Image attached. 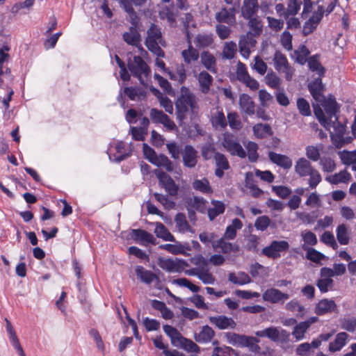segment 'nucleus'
<instances>
[{"instance_id":"1","label":"nucleus","mask_w":356,"mask_h":356,"mask_svg":"<svg viewBox=\"0 0 356 356\" xmlns=\"http://www.w3.org/2000/svg\"><path fill=\"white\" fill-rule=\"evenodd\" d=\"M325 73L326 68L322 64L320 56L318 54L313 56V99L319 103L314 109L318 107L322 108L330 118L338 111L339 106L333 96L329 95L325 97L323 95L325 86L321 79L325 76Z\"/></svg>"},{"instance_id":"2","label":"nucleus","mask_w":356,"mask_h":356,"mask_svg":"<svg viewBox=\"0 0 356 356\" xmlns=\"http://www.w3.org/2000/svg\"><path fill=\"white\" fill-rule=\"evenodd\" d=\"M337 113V111L330 119L326 111L323 110L322 108L318 107L314 108V114L316 118L319 123L330 131L334 145L337 147H341L345 144L350 143L352 138L344 136L345 128L338 122V118L336 115Z\"/></svg>"},{"instance_id":"3","label":"nucleus","mask_w":356,"mask_h":356,"mask_svg":"<svg viewBox=\"0 0 356 356\" xmlns=\"http://www.w3.org/2000/svg\"><path fill=\"white\" fill-rule=\"evenodd\" d=\"M181 93L175 101L177 119L182 122L190 111L195 112L198 109V99L189 88L182 86Z\"/></svg>"},{"instance_id":"4","label":"nucleus","mask_w":356,"mask_h":356,"mask_svg":"<svg viewBox=\"0 0 356 356\" xmlns=\"http://www.w3.org/2000/svg\"><path fill=\"white\" fill-rule=\"evenodd\" d=\"M145 44L148 50L157 57L164 56L165 54L161 46L165 45V41L162 37L160 28L154 24H152L147 31Z\"/></svg>"},{"instance_id":"5","label":"nucleus","mask_w":356,"mask_h":356,"mask_svg":"<svg viewBox=\"0 0 356 356\" xmlns=\"http://www.w3.org/2000/svg\"><path fill=\"white\" fill-rule=\"evenodd\" d=\"M128 67L131 74L137 77L140 84L145 86L147 78L150 74V70L147 63L139 56H134L133 60H129Z\"/></svg>"},{"instance_id":"6","label":"nucleus","mask_w":356,"mask_h":356,"mask_svg":"<svg viewBox=\"0 0 356 356\" xmlns=\"http://www.w3.org/2000/svg\"><path fill=\"white\" fill-rule=\"evenodd\" d=\"M273 61L275 70L279 73L284 74L285 79L287 81H291L294 73V69L289 63L286 56L280 51H276Z\"/></svg>"},{"instance_id":"7","label":"nucleus","mask_w":356,"mask_h":356,"mask_svg":"<svg viewBox=\"0 0 356 356\" xmlns=\"http://www.w3.org/2000/svg\"><path fill=\"white\" fill-rule=\"evenodd\" d=\"M107 154L111 161L120 163L131 156V150L125 147L124 142L118 141L110 144Z\"/></svg>"},{"instance_id":"8","label":"nucleus","mask_w":356,"mask_h":356,"mask_svg":"<svg viewBox=\"0 0 356 356\" xmlns=\"http://www.w3.org/2000/svg\"><path fill=\"white\" fill-rule=\"evenodd\" d=\"M289 244L286 241H273L269 245L264 247L261 254L271 259H277L282 256V253L286 252Z\"/></svg>"},{"instance_id":"9","label":"nucleus","mask_w":356,"mask_h":356,"mask_svg":"<svg viewBox=\"0 0 356 356\" xmlns=\"http://www.w3.org/2000/svg\"><path fill=\"white\" fill-rule=\"evenodd\" d=\"M255 334L259 337H267L274 342H286L289 341L290 337V334L287 331L276 327L258 330Z\"/></svg>"},{"instance_id":"10","label":"nucleus","mask_w":356,"mask_h":356,"mask_svg":"<svg viewBox=\"0 0 356 356\" xmlns=\"http://www.w3.org/2000/svg\"><path fill=\"white\" fill-rule=\"evenodd\" d=\"M158 264L160 268L169 273H181L184 270V267L188 266L187 262L184 260L165 258H159Z\"/></svg>"},{"instance_id":"11","label":"nucleus","mask_w":356,"mask_h":356,"mask_svg":"<svg viewBox=\"0 0 356 356\" xmlns=\"http://www.w3.org/2000/svg\"><path fill=\"white\" fill-rule=\"evenodd\" d=\"M289 298L288 293L273 287L267 289L262 293L263 300L271 304H283Z\"/></svg>"},{"instance_id":"12","label":"nucleus","mask_w":356,"mask_h":356,"mask_svg":"<svg viewBox=\"0 0 356 356\" xmlns=\"http://www.w3.org/2000/svg\"><path fill=\"white\" fill-rule=\"evenodd\" d=\"M154 174L162 187L164 188L169 195L173 196L177 194L178 186L169 175L161 170H155Z\"/></svg>"},{"instance_id":"13","label":"nucleus","mask_w":356,"mask_h":356,"mask_svg":"<svg viewBox=\"0 0 356 356\" xmlns=\"http://www.w3.org/2000/svg\"><path fill=\"white\" fill-rule=\"evenodd\" d=\"M124 95H127L131 100H140L146 96L145 91L140 88L125 87L123 90H121L118 96V101L120 105L124 106Z\"/></svg>"},{"instance_id":"14","label":"nucleus","mask_w":356,"mask_h":356,"mask_svg":"<svg viewBox=\"0 0 356 356\" xmlns=\"http://www.w3.org/2000/svg\"><path fill=\"white\" fill-rule=\"evenodd\" d=\"M254 36L251 32H248L240 38L238 42L239 52L245 59L249 58L251 49L254 48L256 44L257 41Z\"/></svg>"},{"instance_id":"15","label":"nucleus","mask_w":356,"mask_h":356,"mask_svg":"<svg viewBox=\"0 0 356 356\" xmlns=\"http://www.w3.org/2000/svg\"><path fill=\"white\" fill-rule=\"evenodd\" d=\"M135 273L137 278L147 285H150L153 283L159 284L160 282L158 275L152 271L145 269L142 266H136L135 267Z\"/></svg>"},{"instance_id":"16","label":"nucleus","mask_w":356,"mask_h":356,"mask_svg":"<svg viewBox=\"0 0 356 356\" xmlns=\"http://www.w3.org/2000/svg\"><path fill=\"white\" fill-rule=\"evenodd\" d=\"M236 8L234 7L226 8H222L216 14V19L220 23L234 25L236 23Z\"/></svg>"},{"instance_id":"17","label":"nucleus","mask_w":356,"mask_h":356,"mask_svg":"<svg viewBox=\"0 0 356 356\" xmlns=\"http://www.w3.org/2000/svg\"><path fill=\"white\" fill-rule=\"evenodd\" d=\"M227 238L221 237L220 239L212 242L213 249H220L222 253L227 254L230 252H236L239 250V246L236 243H230L227 241Z\"/></svg>"},{"instance_id":"18","label":"nucleus","mask_w":356,"mask_h":356,"mask_svg":"<svg viewBox=\"0 0 356 356\" xmlns=\"http://www.w3.org/2000/svg\"><path fill=\"white\" fill-rule=\"evenodd\" d=\"M209 321L220 330L234 329L236 325L233 318L222 315L211 316Z\"/></svg>"},{"instance_id":"19","label":"nucleus","mask_w":356,"mask_h":356,"mask_svg":"<svg viewBox=\"0 0 356 356\" xmlns=\"http://www.w3.org/2000/svg\"><path fill=\"white\" fill-rule=\"evenodd\" d=\"M216 168L215 175L218 178L224 176V171L229 169L230 165L227 157L222 153L217 152L214 155Z\"/></svg>"},{"instance_id":"20","label":"nucleus","mask_w":356,"mask_h":356,"mask_svg":"<svg viewBox=\"0 0 356 356\" xmlns=\"http://www.w3.org/2000/svg\"><path fill=\"white\" fill-rule=\"evenodd\" d=\"M197 151L194 147L190 145H186L184 147L182 159L184 165L186 167L192 168H194L197 164Z\"/></svg>"},{"instance_id":"21","label":"nucleus","mask_w":356,"mask_h":356,"mask_svg":"<svg viewBox=\"0 0 356 356\" xmlns=\"http://www.w3.org/2000/svg\"><path fill=\"white\" fill-rule=\"evenodd\" d=\"M270 161L284 170H289L292 167V160L286 155L269 152Z\"/></svg>"},{"instance_id":"22","label":"nucleus","mask_w":356,"mask_h":356,"mask_svg":"<svg viewBox=\"0 0 356 356\" xmlns=\"http://www.w3.org/2000/svg\"><path fill=\"white\" fill-rule=\"evenodd\" d=\"M131 237L136 242L142 245H146L147 243L155 244L154 236L143 229H132Z\"/></svg>"},{"instance_id":"23","label":"nucleus","mask_w":356,"mask_h":356,"mask_svg":"<svg viewBox=\"0 0 356 356\" xmlns=\"http://www.w3.org/2000/svg\"><path fill=\"white\" fill-rule=\"evenodd\" d=\"M123 39L127 44L139 47L140 50L145 52L140 45V34L136 27H130L129 31L123 34Z\"/></svg>"},{"instance_id":"24","label":"nucleus","mask_w":356,"mask_h":356,"mask_svg":"<svg viewBox=\"0 0 356 356\" xmlns=\"http://www.w3.org/2000/svg\"><path fill=\"white\" fill-rule=\"evenodd\" d=\"M239 106L243 113L252 116L255 113V105L252 98L247 94H242L239 97Z\"/></svg>"},{"instance_id":"25","label":"nucleus","mask_w":356,"mask_h":356,"mask_svg":"<svg viewBox=\"0 0 356 356\" xmlns=\"http://www.w3.org/2000/svg\"><path fill=\"white\" fill-rule=\"evenodd\" d=\"M259 4L257 0H243L241 7V15L245 18H250L257 14Z\"/></svg>"},{"instance_id":"26","label":"nucleus","mask_w":356,"mask_h":356,"mask_svg":"<svg viewBox=\"0 0 356 356\" xmlns=\"http://www.w3.org/2000/svg\"><path fill=\"white\" fill-rule=\"evenodd\" d=\"M296 172L301 177L312 175L310 162L305 158L299 159L295 165ZM308 184L312 186V176L308 179Z\"/></svg>"},{"instance_id":"27","label":"nucleus","mask_w":356,"mask_h":356,"mask_svg":"<svg viewBox=\"0 0 356 356\" xmlns=\"http://www.w3.org/2000/svg\"><path fill=\"white\" fill-rule=\"evenodd\" d=\"M337 309V304L333 300L323 299L316 306L315 312L318 315L332 313Z\"/></svg>"},{"instance_id":"28","label":"nucleus","mask_w":356,"mask_h":356,"mask_svg":"<svg viewBox=\"0 0 356 356\" xmlns=\"http://www.w3.org/2000/svg\"><path fill=\"white\" fill-rule=\"evenodd\" d=\"M334 7L335 4L332 1H329V2H327L326 8H325V6L323 4L318 5L317 10L313 13V25L319 24L324 13L328 15L334 10ZM314 29V26H313V29Z\"/></svg>"},{"instance_id":"29","label":"nucleus","mask_w":356,"mask_h":356,"mask_svg":"<svg viewBox=\"0 0 356 356\" xmlns=\"http://www.w3.org/2000/svg\"><path fill=\"white\" fill-rule=\"evenodd\" d=\"M225 336L229 344L237 347H245V345L248 344V340H251L248 336L234 332H227Z\"/></svg>"},{"instance_id":"30","label":"nucleus","mask_w":356,"mask_h":356,"mask_svg":"<svg viewBox=\"0 0 356 356\" xmlns=\"http://www.w3.org/2000/svg\"><path fill=\"white\" fill-rule=\"evenodd\" d=\"M214 335L213 330L209 325H204L198 333L194 334V339L200 343H207L211 341Z\"/></svg>"},{"instance_id":"31","label":"nucleus","mask_w":356,"mask_h":356,"mask_svg":"<svg viewBox=\"0 0 356 356\" xmlns=\"http://www.w3.org/2000/svg\"><path fill=\"white\" fill-rule=\"evenodd\" d=\"M296 60L300 65L307 63L308 67L312 70V58L309 57V51L304 45H301L294 51Z\"/></svg>"},{"instance_id":"32","label":"nucleus","mask_w":356,"mask_h":356,"mask_svg":"<svg viewBox=\"0 0 356 356\" xmlns=\"http://www.w3.org/2000/svg\"><path fill=\"white\" fill-rule=\"evenodd\" d=\"M188 47L186 49L181 51V56L186 64L190 65L193 62L198 60L200 54L198 51L193 47L191 42V38H187Z\"/></svg>"},{"instance_id":"33","label":"nucleus","mask_w":356,"mask_h":356,"mask_svg":"<svg viewBox=\"0 0 356 356\" xmlns=\"http://www.w3.org/2000/svg\"><path fill=\"white\" fill-rule=\"evenodd\" d=\"M349 335L344 332L338 333L333 341L329 344V350L331 352H336L340 350L346 346L348 340Z\"/></svg>"},{"instance_id":"34","label":"nucleus","mask_w":356,"mask_h":356,"mask_svg":"<svg viewBox=\"0 0 356 356\" xmlns=\"http://www.w3.org/2000/svg\"><path fill=\"white\" fill-rule=\"evenodd\" d=\"M339 157L342 163L346 165H352V170L356 171V150L340 151L338 152Z\"/></svg>"},{"instance_id":"35","label":"nucleus","mask_w":356,"mask_h":356,"mask_svg":"<svg viewBox=\"0 0 356 356\" xmlns=\"http://www.w3.org/2000/svg\"><path fill=\"white\" fill-rule=\"evenodd\" d=\"M243 227V222L238 218H234L232 220L231 225H229L225 229L223 234V237L227 240H233L236 236L238 230H240Z\"/></svg>"},{"instance_id":"36","label":"nucleus","mask_w":356,"mask_h":356,"mask_svg":"<svg viewBox=\"0 0 356 356\" xmlns=\"http://www.w3.org/2000/svg\"><path fill=\"white\" fill-rule=\"evenodd\" d=\"M201 62L204 67L212 73L216 72V59L209 51H203L201 54Z\"/></svg>"},{"instance_id":"37","label":"nucleus","mask_w":356,"mask_h":356,"mask_svg":"<svg viewBox=\"0 0 356 356\" xmlns=\"http://www.w3.org/2000/svg\"><path fill=\"white\" fill-rule=\"evenodd\" d=\"M197 80L201 92L204 94L208 93L213 82V77L207 72L203 71L199 74Z\"/></svg>"},{"instance_id":"38","label":"nucleus","mask_w":356,"mask_h":356,"mask_svg":"<svg viewBox=\"0 0 356 356\" xmlns=\"http://www.w3.org/2000/svg\"><path fill=\"white\" fill-rule=\"evenodd\" d=\"M228 280L237 285L243 286L252 282L250 277L244 272H238L237 274L230 273L228 275Z\"/></svg>"},{"instance_id":"39","label":"nucleus","mask_w":356,"mask_h":356,"mask_svg":"<svg viewBox=\"0 0 356 356\" xmlns=\"http://www.w3.org/2000/svg\"><path fill=\"white\" fill-rule=\"evenodd\" d=\"M285 309L289 312L294 313L298 318H302L306 313L305 307L296 299H293L287 302L285 305Z\"/></svg>"},{"instance_id":"40","label":"nucleus","mask_w":356,"mask_h":356,"mask_svg":"<svg viewBox=\"0 0 356 356\" xmlns=\"http://www.w3.org/2000/svg\"><path fill=\"white\" fill-rule=\"evenodd\" d=\"M211 203L213 207L208 209L207 213L209 220H213L218 216L225 212V205L222 202L215 200H211Z\"/></svg>"},{"instance_id":"41","label":"nucleus","mask_w":356,"mask_h":356,"mask_svg":"<svg viewBox=\"0 0 356 356\" xmlns=\"http://www.w3.org/2000/svg\"><path fill=\"white\" fill-rule=\"evenodd\" d=\"M150 162L158 167H163L168 172L173 170L172 162L164 154H159L152 158Z\"/></svg>"},{"instance_id":"42","label":"nucleus","mask_w":356,"mask_h":356,"mask_svg":"<svg viewBox=\"0 0 356 356\" xmlns=\"http://www.w3.org/2000/svg\"><path fill=\"white\" fill-rule=\"evenodd\" d=\"M252 130L257 138H264L273 135L272 129L268 124L258 123L253 126Z\"/></svg>"},{"instance_id":"43","label":"nucleus","mask_w":356,"mask_h":356,"mask_svg":"<svg viewBox=\"0 0 356 356\" xmlns=\"http://www.w3.org/2000/svg\"><path fill=\"white\" fill-rule=\"evenodd\" d=\"M192 186L194 190L204 194H211L213 193V189L210 186L209 181L206 178L195 179L192 183Z\"/></svg>"},{"instance_id":"44","label":"nucleus","mask_w":356,"mask_h":356,"mask_svg":"<svg viewBox=\"0 0 356 356\" xmlns=\"http://www.w3.org/2000/svg\"><path fill=\"white\" fill-rule=\"evenodd\" d=\"M213 42V35L212 33H199L195 39V44L198 48L209 47Z\"/></svg>"},{"instance_id":"45","label":"nucleus","mask_w":356,"mask_h":356,"mask_svg":"<svg viewBox=\"0 0 356 356\" xmlns=\"http://www.w3.org/2000/svg\"><path fill=\"white\" fill-rule=\"evenodd\" d=\"M176 346L181 348L188 353H199L200 352V348L194 341L184 337L181 338Z\"/></svg>"},{"instance_id":"46","label":"nucleus","mask_w":356,"mask_h":356,"mask_svg":"<svg viewBox=\"0 0 356 356\" xmlns=\"http://www.w3.org/2000/svg\"><path fill=\"white\" fill-rule=\"evenodd\" d=\"M211 122L212 126L216 129H224L227 126V120L222 110L217 111L216 113L211 116Z\"/></svg>"},{"instance_id":"47","label":"nucleus","mask_w":356,"mask_h":356,"mask_svg":"<svg viewBox=\"0 0 356 356\" xmlns=\"http://www.w3.org/2000/svg\"><path fill=\"white\" fill-rule=\"evenodd\" d=\"M154 233L156 236L166 241L173 242L175 241L173 235L161 222H156Z\"/></svg>"},{"instance_id":"48","label":"nucleus","mask_w":356,"mask_h":356,"mask_svg":"<svg viewBox=\"0 0 356 356\" xmlns=\"http://www.w3.org/2000/svg\"><path fill=\"white\" fill-rule=\"evenodd\" d=\"M350 178V174L346 170H343L339 173L327 177L326 179L331 184H338L339 183H348Z\"/></svg>"},{"instance_id":"49","label":"nucleus","mask_w":356,"mask_h":356,"mask_svg":"<svg viewBox=\"0 0 356 356\" xmlns=\"http://www.w3.org/2000/svg\"><path fill=\"white\" fill-rule=\"evenodd\" d=\"M248 20V26L253 35H259L262 31V23L257 15L252 16L250 18H245Z\"/></svg>"},{"instance_id":"50","label":"nucleus","mask_w":356,"mask_h":356,"mask_svg":"<svg viewBox=\"0 0 356 356\" xmlns=\"http://www.w3.org/2000/svg\"><path fill=\"white\" fill-rule=\"evenodd\" d=\"M163 329L164 332L170 338L172 344L176 346L183 337L181 333L176 328L169 325H163Z\"/></svg>"},{"instance_id":"51","label":"nucleus","mask_w":356,"mask_h":356,"mask_svg":"<svg viewBox=\"0 0 356 356\" xmlns=\"http://www.w3.org/2000/svg\"><path fill=\"white\" fill-rule=\"evenodd\" d=\"M176 227L181 233H186L191 231V228L186 220V216L182 213H179L175 218Z\"/></svg>"},{"instance_id":"52","label":"nucleus","mask_w":356,"mask_h":356,"mask_svg":"<svg viewBox=\"0 0 356 356\" xmlns=\"http://www.w3.org/2000/svg\"><path fill=\"white\" fill-rule=\"evenodd\" d=\"M237 51L236 44L233 41L226 42L224 44L222 57L225 59L231 60L235 56Z\"/></svg>"},{"instance_id":"53","label":"nucleus","mask_w":356,"mask_h":356,"mask_svg":"<svg viewBox=\"0 0 356 356\" xmlns=\"http://www.w3.org/2000/svg\"><path fill=\"white\" fill-rule=\"evenodd\" d=\"M321 279L317 283V286L321 292H327L329 289H332L333 280L331 276H326L323 274V269L321 270Z\"/></svg>"},{"instance_id":"54","label":"nucleus","mask_w":356,"mask_h":356,"mask_svg":"<svg viewBox=\"0 0 356 356\" xmlns=\"http://www.w3.org/2000/svg\"><path fill=\"white\" fill-rule=\"evenodd\" d=\"M323 274L326 276H339L345 273L346 266L343 264H335L333 266V268H323Z\"/></svg>"},{"instance_id":"55","label":"nucleus","mask_w":356,"mask_h":356,"mask_svg":"<svg viewBox=\"0 0 356 356\" xmlns=\"http://www.w3.org/2000/svg\"><path fill=\"white\" fill-rule=\"evenodd\" d=\"M337 238L341 245H346L349 241V234L346 225L341 224L337 229Z\"/></svg>"},{"instance_id":"56","label":"nucleus","mask_w":356,"mask_h":356,"mask_svg":"<svg viewBox=\"0 0 356 356\" xmlns=\"http://www.w3.org/2000/svg\"><path fill=\"white\" fill-rule=\"evenodd\" d=\"M304 243L302 245V249L306 251V258L312 261V232L308 231L302 234Z\"/></svg>"},{"instance_id":"57","label":"nucleus","mask_w":356,"mask_h":356,"mask_svg":"<svg viewBox=\"0 0 356 356\" xmlns=\"http://www.w3.org/2000/svg\"><path fill=\"white\" fill-rule=\"evenodd\" d=\"M197 278L204 284H213L216 282L215 277L210 273L209 270L203 267H201Z\"/></svg>"},{"instance_id":"58","label":"nucleus","mask_w":356,"mask_h":356,"mask_svg":"<svg viewBox=\"0 0 356 356\" xmlns=\"http://www.w3.org/2000/svg\"><path fill=\"white\" fill-rule=\"evenodd\" d=\"M248 159L250 162H256L259 158L257 153L258 145L252 141H249L245 145Z\"/></svg>"},{"instance_id":"59","label":"nucleus","mask_w":356,"mask_h":356,"mask_svg":"<svg viewBox=\"0 0 356 356\" xmlns=\"http://www.w3.org/2000/svg\"><path fill=\"white\" fill-rule=\"evenodd\" d=\"M181 22L184 25L187 38H190L189 29L195 27V22L191 13H187L181 17Z\"/></svg>"},{"instance_id":"60","label":"nucleus","mask_w":356,"mask_h":356,"mask_svg":"<svg viewBox=\"0 0 356 356\" xmlns=\"http://www.w3.org/2000/svg\"><path fill=\"white\" fill-rule=\"evenodd\" d=\"M310 321L307 320L305 322H301L297 325L292 332L293 335L297 340H300L304 337L305 332L309 327Z\"/></svg>"},{"instance_id":"61","label":"nucleus","mask_w":356,"mask_h":356,"mask_svg":"<svg viewBox=\"0 0 356 356\" xmlns=\"http://www.w3.org/2000/svg\"><path fill=\"white\" fill-rule=\"evenodd\" d=\"M229 127L233 130H239L242 127L241 122L238 115L236 112H231L227 114V121Z\"/></svg>"},{"instance_id":"62","label":"nucleus","mask_w":356,"mask_h":356,"mask_svg":"<svg viewBox=\"0 0 356 356\" xmlns=\"http://www.w3.org/2000/svg\"><path fill=\"white\" fill-rule=\"evenodd\" d=\"M341 329L350 332L356 330V318H343L339 321Z\"/></svg>"},{"instance_id":"63","label":"nucleus","mask_w":356,"mask_h":356,"mask_svg":"<svg viewBox=\"0 0 356 356\" xmlns=\"http://www.w3.org/2000/svg\"><path fill=\"white\" fill-rule=\"evenodd\" d=\"M266 83L271 88L276 89L280 86L281 81L278 76L274 72H268L265 76Z\"/></svg>"},{"instance_id":"64","label":"nucleus","mask_w":356,"mask_h":356,"mask_svg":"<svg viewBox=\"0 0 356 356\" xmlns=\"http://www.w3.org/2000/svg\"><path fill=\"white\" fill-rule=\"evenodd\" d=\"M159 15L161 19H166L171 26L176 23L175 15L171 8L165 6L160 12Z\"/></svg>"}]
</instances>
